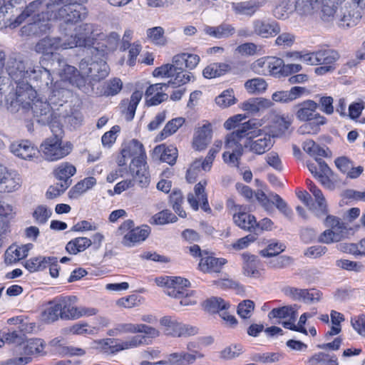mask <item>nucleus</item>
Here are the masks:
<instances>
[{"label": "nucleus", "mask_w": 365, "mask_h": 365, "mask_svg": "<svg viewBox=\"0 0 365 365\" xmlns=\"http://www.w3.org/2000/svg\"><path fill=\"white\" fill-rule=\"evenodd\" d=\"M20 186V178L13 176L4 166L0 165V193L16 191Z\"/></svg>", "instance_id": "27"}, {"label": "nucleus", "mask_w": 365, "mask_h": 365, "mask_svg": "<svg viewBox=\"0 0 365 365\" xmlns=\"http://www.w3.org/2000/svg\"><path fill=\"white\" fill-rule=\"evenodd\" d=\"M338 4L333 0H319V7L322 8V18L327 21L335 20L336 14L339 9L336 7Z\"/></svg>", "instance_id": "48"}, {"label": "nucleus", "mask_w": 365, "mask_h": 365, "mask_svg": "<svg viewBox=\"0 0 365 365\" xmlns=\"http://www.w3.org/2000/svg\"><path fill=\"white\" fill-rule=\"evenodd\" d=\"M123 83L119 78H113L106 82L103 87V95L106 96H115L122 89Z\"/></svg>", "instance_id": "64"}, {"label": "nucleus", "mask_w": 365, "mask_h": 365, "mask_svg": "<svg viewBox=\"0 0 365 365\" xmlns=\"http://www.w3.org/2000/svg\"><path fill=\"white\" fill-rule=\"evenodd\" d=\"M92 244L91 240L87 237H77L71 240L66 245V250L72 255L83 252L88 248Z\"/></svg>", "instance_id": "47"}, {"label": "nucleus", "mask_w": 365, "mask_h": 365, "mask_svg": "<svg viewBox=\"0 0 365 365\" xmlns=\"http://www.w3.org/2000/svg\"><path fill=\"white\" fill-rule=\"evenodd\" d=\"M285 249V246L277 242H272L269 243L267 247L262 250L259 254L264 257H272L278 256Z\"/></svg>", "instance_id": "61"}, {"label": "nucleus", "mask_w": 365, "mask_h": 365, "mask_svg": "<svg viewBox=\"0 0 365 365\" xmlns=\"http://www.w3.org/2000/svg\"><path fill=\"white\" fill-rule=\"evenodd\" d=\"M138 324L121 323L117 324L114 328L108 331V335L110 336H118L122 334H135L138 331Z\"/></svg>", "instance_id": "56"}, {"label": "nucleus", "mask_w": 365, "mask_h": 365, "mask_svg": "<svg viewBox=\"0 0 365 365\" xmlns=\"http://www.w3.org/2000/svg\"><path fill=\"white\" fill-rule=\"evenodd\" d=\"M45 0H35L31 2L20 14V16H22V23L29 17H32L34 22L29 24L26 26L22 27L21 31L24 34L27 35H38L41 33L46 31L49 29L50 26L47 22V19L44 17L45 14L42 13L40 14H36V12L42 7L43 3Z\"/></svg>", "instance_id": "4"}, {"label": "nucleus", "mask_w": 365, "mask_h": 365, "mask_svg": "<svg viewBox=\"0 0 365 365\" xmlns=\"http://www.w3.org/2000/svg\"><path fill=\"white\" fill-rule=\"evenodd\" d=\"M225 149L223 161L231 167L238 168L244 150L242 145L225 139Z\"/></svg>", "instance_id": "19"}, {"label": "nucleus", "mask_w": 365, "mask_h": 365, "mask_svg": "<svg viewBox=\"0 0 365 365\" xmlns=\"http://www.w3.org/2000/svg\"><path fill=\"white\" fill-rule=\"evenodd\" d=\"M88 0H48L46 19L58 21L65 24H74L85 19L88 10L84 5Z\"/></svg>", "instance_id": "1"}, {"label": "nucleus", "mask_w": 365, "mask_h": 365, "mask_svg": "<svg viewBox=\"0 0 365 365\" xmlns=\"http://www.w3.org/2000/svg\"><path fill=\"white\" fill-rule=\"evenodd\" d=\"M33 68L24 61L11 57L8 58L6 64L7 73L16 85L31 80L33 73H31V70H33Z\"/></svg>", "instance_id": "13"}, {"label": "nucleus", "mask_w": 365, "mask_h": 365, "mask_svg": "<svg viewBox=\"0 0 365 365\" xmlns=\"http://www.w3.org/2000/svg\"><path fill=\"white\" fill-rule=\"evenodd\" d=\"M45 341L41 339H31L28 340L23 347L26 356L44 355L46 352Z\"/></svg>", "instance_id": "39"}, {"label": "nucleus", "mask_w": 365, "mask_h": 365, "mask_svg": "<svg viewBox=\"0 0 365 365\" xmlns=\"http://www.w3.org/2000/svg\"><path fill=\"white\" fill-rule=\"evenodd\" d=\"M76 173V167L68 162H64L58 165L53 170V174L55 178L61 183L68 184V187L71 185V178Z\"/></svg>", "instance_id": "32"}, {"label": "nucleus", "mask_w": 365, "mask_h": 365, "mask_svg": "<svg viewBox=\"0 0 365 365\" xmlns=\"http://www.w3.org/2000/svg\"><path fill=\"white\" fill-rule=\"evenodd\" d=\"M31 73H33L31 79L36 81H39L41 86L48 88L52 93L55 94L56 83H53V78L48 69L36 66L31 70Z\"/></svg>", "instance_id": "33"}, {"label": "nucleus", "mask_w": 365, "mask_h": 365, "mask_svg": "<svg viewBox=\"0 0 365 365\" xmlns=\"http://www.w3.org/2000/svg\"><path fill=\"white\" fill-rule=\"evenodd\" d=\"M15 9L0 0V30L10 28L15 29L22 24L20 15L15 16Z\"/></svg>", "instance_id": "18"}, {"label": "nucleus", "mask_w": 365, "mask_h": 365, "mask_svg": "<svg viewBox=\"0 0 365 365\" xmlns=\"http://www.w3.org/2000/svg\"><path fill=\"white\" fill-rule=\"evenodd\" d=\"M294 11L299 16H308L319 8V0H294Z\"/></svg>", "instance_id": "38"}, {"label": "nucleus", "mask_w": 365, "mask_h": 365, "mask_svg": "<svg viewBox=\"0 0 365 365\" xmlns=\"http://www.w3.org/2000/svg\"><path fill=\"white\" fill-rule=\"evenodd\" d=\"M183 201L182 193L179 190L173 191L170 196V202L175 212L181 217H186V212L181 207Z\"/></svg>", "instance_id": "57"}, {"label": "nucleus", "mask_w": 365, "mask_h": 365, "mask_svg": "<svg viewBox=\"0 0 365 365\" xmlns=\"http://www.w3.org/2000/svg\"><path fill=\"white\" fill-rule=\"evenodd\" d=\"M57 300L60 309V318L66 320L76 319L78 307L76 306L77 298L75 296H66Z\"/></svg>", "instance_id": "20"}, {"label": "nucleus", "mask_w": 365, "mask_h": 365, "mask_svg": "<svg viewBox=\"0 0 365 365\" xmlns=\"http://www.w3.org/2000/svg\"><path fill=\"white\" fill-rule=\"evenodd\" d=\"M245 88L251 94H259L267 90V83L264 78H255L247 80L245 83Z\"/></svg>", "instance_id": "52"}, {"label": "nucleus", "mask_w": 365, "mask_h": 365, "mask_svg": "<svg viewBox=\"0 0 365 365\" xmlns=\"http://www.w3.org/2000/svg\"><path fill=\"white\" fill-rule=\"evenodd\" d=\"M36 98V91L32 88L29 81H26L16 85V92L9 95L7 102L11 107L17 110L20 108L29 110L33 100Z\"/></svg>", "instance_id": "9"}, {"label": "nucleus", "mask_w": 365, "mask_h": 365, "mask_svg": "<svg viewBox=\"0 0 365 365\" xmlns=\"http://www.w3.org/2000/svg\"><path fill=\"white\" fill-rule=\"evenodd\" d=\"M252 29L254 35L262 38H271L280 33V26L275 21L257 19L252 22Z\"/></svg>", "instance_id": "16"}, {"label": "nucleus", "mask_w": 365, "mask_h": 365, "mask_svg": "<svg viewBox=\"0 0 365 365\" xmlns=\"http://www.w3.org/2000/svg\"><path fill=\"white\" fill-rule=\"evenodd\" d=\"M178 152L173 145L165 146L164 144L156 146L153 151L152 158L155 160H160L169 165L176 163Z\"/></svg>", "instance_id": "24"}, {"label": "nucleus", "mask_w": 365, "mask_h": 365, "mask_svg": "<svg viewBox=\"0 0 365 365\" xmlns=\"http://www.w3.org/2000/svg\"><path fill=\"white\" fill-rule=\"evenodd\" d=\"M309 365H337V359L324 352L314 354L308 359Z\"/></svg>", "instance_id": "54"}, {"label": "nucleus", "mask_w": 365, "mask_h": 365, "mask_svg": "<svg viewBox=\"0 0 365 365\" xmlns=\"http://www.w3.org/2000/svg\"><path fill=\"white\" fill-rule=\"evenodd\" d=\"M322 292L317 289H304L302 294V301L307 304H316L322 299Z\"/></svg>", "instance_id": "63"}, {"label": "nucleus", "mask_w": 365, "mask_h": 365, "mask_svg": "<svg viewBox=\"0 0 365 365\" xmlns=\"http://www.w3.org/2000/svg\"><path fill=\"white\" fill-rule=\"evenodd\" d=\"M203 255H205L202 257L199 263V268L203 272L219 273L222 267L227 263V259L225 258H217L209 255L205 252H203Z\"/></svg>", "instance_id": "28"}, {"label": "nucleus", "mask_w": 365, "mask_h": 365, "mask_svg": "<svg viewBox=\"0 0 365 365\" xmlns=\"http://www.w3.org/2000/svg\"><path fill=\"white\" fill-rule=\"evenodd\" d=\"M185 118L179 117L168 121L163 130L158 135L157 140L160 141L174 134L184 124Z\"/></svg>", "instance_id": "46"}, {"label": "nucleus", "mask_w": 365, "mask_h": 365, "mask_svg": "<svg viewBox=\"0 0 365 365\" xmlns=\"http://www.w3.org/2000/svg\"><path fill=\"white\" fill-rule=\"evenodd\" d=\"M194 79V76L190 73L185 71H175L173 76L168 81V85L173 88L180 87Z\"/></svg>", "instance_id": "49"}, {"label": "nucleus", "mask_w": 365, "mask_h": 365, "mask_svg": "<svg viewBox=\"0 0 365 365\" xmlns=\"http://www.w3.org/2000/svg\"><path fill=\"white\" fill-rule=\"evenodd\" d=\"M262 126V123L257 120H250L240 125L237 128L226 135L225 139L235 142L236 143H241V140L247 135H252L251 132L257 130Z\"/></svg>", "instance_id": "21"}, {"label": "nucleus", "mask_w": 365, "mask_h": 365, "mask_svg": "<svg viewBox=\"0 0 365 365\" xmlns=\"http://www.w3.org/2000/svg\"><path fill=\"white\" fill-rule=\"evenodd\" d=\"M284 61L277 57H267V73L270 75L276 76L284 73Z\"/></svg>", "instance_id": "58"}, {"label": "nucleus", "mask_w": 365, "mask_h": 365, "mask_svg": "<svg viewBox=\"0 0 365 365\" xmlns=\"http://www.w3.org/2000/svg\"><path fill=\"white\" fill-rule=\"evenodd\" d=\"M203 31L205 34L215 38H226L235 33V29L231 24H222L217 26H206Z\"/></svg>", "instance_id": "35"}, {"label": "nucleus", "mask_w": 365, "mask_h": 365, "mask_svg": "<svg viewBox=\"0 0 365 365\" xmlns=\"http://www.w3.org/2000/svg\"><path fill=\"white\" fill-rule=\"evenodd\" d=\"M264 4V0H250L247 1L233 2L232 9L237 15L253 16Z\"/></svg>", "instance_id": "26"}, {"label": "nucleus", "mask_w": 365, "mask_h": 365, "mask_svg": "<svg viewBox=\"0 0 365 365\" xmlns=\"http://www.w3.org/2000/svg\"><path fill=\"white\" fill-rule=\"evenodd\" d=\"M130 150H134L133 155L135 157L130 165V171L133 176V181L141 187H146L150 183V175L144 159V148L141 143L136 140L130 142Z\"/></svg>", "instance_id": "3"}, {"label": "nucleus", "mask_w": 365, "mask_h": 365, "mask_svg": "<svg viewBox=\"0 0 365 365\" xmlns=\"http://www.w3.org/2000/svg\"><path fill=\"white\" fill-rule=\"evenodd\" d=\"M231 70L229 64L225 63H213L206 66L202 74L206 78L220 77Z\"/></svg>", "instance_id": "43"}, {"label": "nucleus", "mask_w": 365, "mask_h": 365, "mask_svg": "<svg viewBox=\"0 0 365 365\" xmlns=\"http://www.w3.org/2000/svg\"><path fill=\"white\" fill-rule=\"evenodd\" d=\"M32 247V244H26L21 247L11 246L5 252L6 263L13 264L26 257Z\"/></svg>", "instance_id": "36"}, {"label": "nucleus", "mask_w": 365, "mask_h": 365, "mask_svg": "<svg viewBox=\"0 0 365 365\" xmlns=\"http://www.w3.org/2000/svg\"><path fill=\"white\" fill-rule=\"evenodd\" d=\"M43 157L48 161H56L68 155L73 150V144L63 141L57 135L46 138L41 145Z\"/></svg>", "instance_id": "5"}, {"label": "nucleus", "mask_w": 365, "mask_h": 365, "mask_svg": "<svg viewBox=\"0 0 365 365\" xmlns=\"http://www.w3.org/2000/svg\"><path fill=\"white\" fill-rule=\"evenodd\" d=\"M88 29L87 24H82L76 28V34L71 36L64 42H61L62 49L73 48L77 46H86L87 45V34L83 33Z\"/></svg>", "instance_id": "29"}, {"label": "nucleus", "mask_w": 365, "mask_h": 365, "mask_svg": "<svg viewBox=\"0 0 365 365\" xmlns=\"http://www.w3.org/2000/svg\"><path fill=\"white\" fill-rule=\"evenodd\" d=\"M243 259V274L252 278H259L261 277L262 273L259 269L260 261L255 255L243 253L242 255Z\"/></svg>", "instance_id": "30"}, {"label": "nucleus", "mask_w": 365, "mask_h": 365, "mask_svg": "<svg viewBox=\"0 0 365 365\" xmlns=\"http://www.w3.org/2000/svg\"><path fill=\"white\" fill-rule=\"evenodd\" d=\"M59 48H61L59 38H44L40 40L35 46L36 51L42 54H52Z\"/></svg>", "instance_id": "37"}, {"label": "nucleus", "mask_w": 365, "mask_h": 365, "mask_svg": "<svg viewBox=\"0 0 365 365\" xmlns=\"http://www.w3.org/2000/svg\"><path fill=\"white\" fill-rule=\"evenodd\" d=\"M206 185L207 180H204L199 182L195 185L194 193H189L187 195V201L194 210H197L199 209V204L201 203V208L205 212H211L205 192Z\"/></svg>", "instance_id": "15"}, {"label": "nucleus", "mask_w": 365, "mask_h": 365, "mask_svg": "<svg viewBox=\"0 0 365 365\" xmlns=\"http://www.w3.org/2000/svg\"><path fill=\"white\" fill-rule=\"evenodd\" d=\"M160 325L165 335L173 337H187L198 333L197 327L180 322L169 316L162 317Z\"/></svg>", "instance_id": "11"}, {"label": "nucleus", "mask_w": 365, "mask_h": 365, "mask_svg": "<svg viewBox=\"0 0 365 365\" xmlns=\"http://www.w3.org/2000/svg\"><path fill=\"white\" fill-rule=\"evenodd\" d=\"M29 110H31L34 118L39 123L45 125L51 123L53 119V110L51 106L41 98H36L33 100Z\"/></svg>", "instance_id": "17"}, {"label": "nucleus", "mask_w": 365, "mask_h": 365, "mask_svg": "<svg viewBox=\"0 0 365 365\" xmlns=\"http://www.w3.org/2000/svg\"><path fill=\"white\" fill-rule=\"evenodd\" d=\"M204 307L207 311L214 313L226 310L230 304L221 297H212L204 302Z\"/></svg>", "instance_id": "53"}, {"label": "nucleus", "mask_w": 365, "mask_h": 365, "mask_svg": "<svg viewBox=\"0 0 365 365\" xmlns=\"http://www.w3.org/2000/svg\"><path fill=\"white\" fill-rule=\"evenodd\" d=\"M145 337L142 335H134L127 338L125 340L114 339L110 346V352L115 353L120 351L134 349L144 344Z\"/></svg>", "instance_id": "31"}, {"label": "nucleus", "mask_w": 365, "mask_h": 365, "mask_svg": "<svg viewBox=\"0 0 365 365\" xmlns=\"http://www.w3.org/2000/svg\"><path fill=\"white\" fill-rule=\"evenodd\" d=\"M244 352L240 344H232L225 346L220 351V358L223 360H233L238 358Z\"/></svg>", "instance_id": "50"}, {"label": "nucleus", "mask_w": 365, "mask_h": 365, "mask_svg": "<svg viewBox=\"0 0 365 365\" xmlns=\"http://www.w3.org/2000/svg\"><path fill=\"white\" fill-rule=\"evenodd\" d=\"M252 135L247 138L245 147L256 155H263L269 151L274 144L276 134H272L269 128L263 127L251 132Z\"/></svg>", "instance_id": "6"}, {"label": "nucleus", "mask_w": 365, "mask_h": 365, "mask_svg": "<svg viewBox=\"0 0 365 365\" xmlns=\"http://www.w3.org/2000/svg\"><path fill=\"white\" fill-rule=\"evenodd\" d=\"M235 223L242 229L256 231L257 220L255 217L245 212H240L233 216Z\"/></svg>", "instance_id": "40"}, {"label": "nucleus", "mask_w": 365, "mask_h": 365, "mask_svg": "<svg viewBox=\"0 0 365 365\" xmlns=\"http://www.w3.org/2000/svg\"><path fill=\"white\" fill-rule=\"evenodd\" d=\"M81 76L87 83V81L98 82L105 78L108 75V66L104 61H90L83 59L79 63Z\"/></svg>", "instance_id": "12"}, {"label": "nucleus", "mask_w": 365, "mask_h": 365, "mask_svg": "<svg viewBox=\"0 0 365 365\" xmlns=\"http://www.w3.org/2000/svg\"><path fill=\"white\" fill-rule=\"evenodd\" d=\"M57 262V258L54 257L38 256L26 260L24 267L30 272H35L42 271L48 267L49 264Z\"/></svg>", "instance_id": "34"}, {"label": "nucleus", "mask_w": 365, "mask_h": 365, "mask_svg": "<svg viewBox=\"0 0 365 365\" xmlns=\"http://www.w3.org/2000/svg\"><path fill=\"white\" fill-rule=\"evenodd\" d=\"M10 149L16 156L24 160H31L38 153L34 144L27 140L12 143Z\"/></svg>", "instance_id": "23"}, {"label": "nucleus", "mask_w": 365, "mask_h": 365, "mask_svg": "<svg viewBox=\"0 0 365 365\" xmlns=\"http://www.w3.org/2000/svg\"><path fill=\"white\" fill-rule=\"evenodd\" d=\"M212 136L211 124H205L198 128L195 133L192 147L195 150L200 151L205 150L210 143Z\"/></svg>", "instance_id": "25"}, {"label": "nucleus", "mask_w": 365, "mask_h": 365, "mask_svg": "<svg viewBox=\"0 0 365 365\" xmlns=\"http://www.w3.org/2000/svg\"><path fill=\"white\" fill-rule=\"evenodd\" d=\"M291 125V119L287 115H277L272 119V125L267 126L272 134L279 137L284 134Z\"/></svg>", "instance_id": "41"}, {"label": "nucleus", "mask_w": 365, "mask_h": 365, "mask_svg": "<svg viewBox=\"0 0 365 365\" xmlns=\"http://www.w3.org/2000/svg\"><path fill=\"white\" fill-rule=\"evenodd\" d=\"M294 0L282 1L274 9L275 17L282 20L287 19L294 11Z\"/></svg>", "instance_id": "55"}, {"label": "nucleus", "mask_w": 365, "mask_h": 365, "mask_svg": "<svg viewBox=\"0 0 365 365\" xmlns=\"http://www.w3.org/2000/svg\"><path fill=\"white\" fill-rule=\"evenodd\" d=\"M41 318L48 324L54 322L60 318V309L57 300L49 302V306L42 312Z\"/></svg>", "instance_id": "51"}, {"label": "nucleus", "mask_w": 365, "mask_h": 365, "mask_svg": "<svg viewBox=\"0 0 365 365\" xmlns=\"http://www.w3.org/2000/svg\"><path fill=\"white\" fill-rule=\"evenodd\" d=\"M317 108L318 104L312 100L305 101L297 106V118L307 122L299 127L301 133L316 134L319 131V127L326 124V118L317 112Z\"/></svg>", "instance_id": "2"}, {"label": "nucleus", "mask_w": 365, "mask_h": 365, "mask_svg": "<svg viewBox=\"0 0 365 365\" xmlns=\"http://www.w3.org/2000/svg\"><path fill=\"white\" fill-rule=\"evenodd\" d=\"M96 184V180L93 177H88L78 182L68 192L71 198H76Z\"/></svg>", "instance_id": "45"}, {"label": "nucleus", "mask_w": 365, "mask_h": 365, "mask_svg": "<svg viewBox=\"0 0 365 365\" xmlns=\"http://www.w3.org/2000/svg\"><path fill=\"white\" fill-rule=\"evenodd\" d=\"M255 307V304L253 301L245 299L238 304L237 312L241 318L249 319L252 316Z\"/></svg>", "instance_id": "60"}, {"label": "nucleus", "mask_w": 365, "mask_h": 365, "mask_svg": "<svg viewBox=\"0 0 365 365\" xmlns=\"http://www.w3.org/2000/svg\"><path fill=\"white\" fill-rule=\"evenodd\" d=\"M215 102L218 106L222 108H227L236 103V98L234 96L233 90H226L223 91L215 98Z\"/></svg>", "instance_id": "59"}, {"label": "nucleus", "mask_w": 365, "mask_h": 365, "mask_svg": "<svg viewBox=\"0 0 365 365\" xmlns=\"http://www.w3.org/2000/svg\"><path fill=\"white\" fill-rule=\"evenodd\" d=\"M360 15L357 11H354L351 6L344 4L339 9L335 17V21L341 27H350L356 24L360 19Z\"/></svg>", "instance_id": "22"}, {"label": "nucleus", "mask_w": 365, "mask_h": 365, "mask_svg": "<svg viewBox=\"0 0 365 365\" xmlns=\"http://www.w3.org/2000/svg\"><path fill=\"white\" fill-rule=\"evenodd\" d=\"M58 63L59 66L58 74L61 81L68 82L71 86L80 89L86 86L83 76L80 75L76 67L68 65L63 61H58Z\"/></svg>", "instance_id": "14"}, {"label": "nucleus", "mask_w": 365, "mask_h": 365, "mask_svg": "<svg viewBox=\"0 0 365 365\" xmlns=\"http://www.w3.org/2000/svg\"><path fill=\"white\" fill-rule=\"evenodd\" d=\"M155 282L158 286L165 287V292L170 297L180 299L184 294L193 295L194 291H190L185 288L190 284V282L180 277H164L156 278Z\"/></svg>", "instance_id": "10"}, {"label": "nucleus", "mask_w": 365, "mask_h": 365, "mask_svg": "<svg viewBox=\"0 0 365 365\" xmlns=\"http://www.w3.org/2000/svg\"><path fill=\"white\" fill-rule=\"evenodd\" d=\"M309 191L314 197L318 206V210H314L313 209L312 210L314 212L315 215L319 218L326 215L328 212L327 205L322 191L312 183L309 185Z\"/></svg>", "instance_id": "42"}, {"label": "nucleus", "mask_w": 365, "mask_h": 365, "mask_svg": "<svg viewBox=\"0 0 365 365\" xmlns=\"http://www.w3.org/2000/svg\"><path fill=\"white\" fill-rule=\"evenodd\" d=\"M150 232L148 226L135 227L133 221L127 220L118 227L117 233L123 236L122 244L125 247H131L145 241Z\"/></svg>", "instance_id": "8"}, {"label": "nucleus", "mask_w": 365, "mask_h": 365, "mask_svg": "<svg viewBox=\"0 0 365 365\" xmlns=\"http://www.w3.org/2000/svg\"><path fill=\"white\" fill-rule=\"evenodd\" d=\"M317 65L334 66L339 59L340 55L336 51L332 49H322L317 51Z\"/></svg>", "instance_id": "44"}, {"label": "nucleus", "mask_w": 365, "mask_h": 365, "mask_svg": "<svg viewBox=\"0 0 365 365\" xmlns=\"http://www.w3.org/2000/svg\"><path fill=\"white\" fill-rule=\"evenodd\" d=\"M324 222L329 228L319 235V242L329 245L339 242L347 238L349 230L339 218L327 215Z\"/></svg>", "instance_id": "7"}, {"label": "nucleus", "mask_w": 365, "mask_h": 365, "mask_svg": "<svg viewBox=\"0 0 365 365\" xmlns=\"http://www.w3.org/2000/svg\"><path fill=\"white\" fill-rule=\"evenodd\" d=\"M69 332L77 335H93L97 333V328L86 323H77L69 328Z\"/></svg>", "instance_id": "62"}]
</instances>
